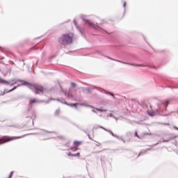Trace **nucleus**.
I'll return each mask as SVG.
<instances>
[{"mask_svg":"<svg viewBox=\"0 0 178 178\" xmlns=\"http://www.w3.org/2000/svg\"><path fill=\"white\" fill-rule=\"evenodd\" d=\"M31 86V89L34 88V92L35 94H42L44 91H45V88H44V87H42V86L41 85H38V84H31V83H29L27 82H24L22 83V86Z\"/></svg>","mask_w":178,"mask_h":178,"instance_id":"2","label":"nucleus"},{"mask_svg":"<svg viewBox=\"0 0 178 178\" xmlns=\"http://www.w3.org/2000/svg\"><path fill=\"white\" fill-rule=\"evenodd\" d=\"M22 137H24V136H13L8 138L6 136H3L0 138V145L2 144H5V143H9V141H13V140H18V138H22Z\"/></svg>","mask_w":178,"mask_h":178,"instance_id":"3","label":"nucleus"},{"mask_svg":"<svg viewBox=\"0 0 178 178\" xmlns=\"http://www.w3.org/2000/svg\"><path fill=\"white\" fill-rule=\"evenodd\" d=\"M16 88H17V87H14L13 89L10 90H4V92H10V91H13L14 90H16Z\"/></svg>","mask_w":178,"mask_h":178,"instance_id":"13","label":"nucleus"},{"mask_svg":"<svg viewBox=\"0 0 178 178\" xmlns=\"http://www.w3.org/2000/svg\"><path fill=\"white\" fill-rule=\"evenodd\" d=\"M86 20V19H84ZM86 22L88 23V24H89V26H90V27H92L93 29H97L98 27V24H94L91 22H90V20H86Z\"/></svg>","mask_w":178,"mask_h":178,"instance_id":"4","label":"nucleus"},{"mask_svg":"<svg viewBox=\"0 0 178 178\" xmlns=\"http://www.w3.org/2000/svg\"><path fill=\"white\" fill-rule=\"evenodd\" d=\"M135 134H136V137H138V138H140V137L138 136V134H137V132H135Z\"/></svg>","mask_w":178,"mask_h":178,"instance_id":"21","label":"nucleus"},{"mask_svg":"<svg viewBox=\"0 0 178 178\" xmlns=\"http://www.w3.org/2000/svg\"><path fill=\"white\" fill-rule=\"evenodd\" d=\"M99 129H102V130H104L105 131H108V133H109L110 134H112L113 136H115V134H113V132H112V131L108 130L102 126H99Z\"/></svg>","mask_w":178,"mask_h":178,"instance_id":"7","label":"nucleus"},{"mask_svg":"<svg viewBox=\"0 0 178 178\" xmlns=\"http://www.w3.org/2000/svg\"><path fill=\"white\" fill-rule=\"evenodd\" d=\"M81 144H83V142L82 141H79V140H75L73 143L74 147H76V148L78 147H80V145H81Z\"/></svg>","mask_w":178,"mask_h":178,"instance_id":"5","label":"nucleus"},{"mask_svg":"<svg viewBox=\"0 0 178 178\" xmlns=\"http://www.w3.org/2000/svg\"><path fill=\"white\" fill-rule=\"evenodd\" d=\"M67 105H69V106H76V104H67Z\"/></svg>","mask_w":178,"mask_h":178,"instance_id":"20","label":"nucleus"},{"mask_svg":"<svg viewBox=\"0 0 178 178\" xmlns=\"http://www.w3.org/2000/svg\"><path fill=\"white\" fill-rule=\"evenodd\" d=\"M123 6H124V8H126V1L124 3Z\"/></svg>","mask_w":178,"mask_h":178,"instance_id":"23","label":"nucleus"},{"mask_svg":"<svg viewBox=\"0 0 178 178\" xmlns=\"http://www.w3.org/2000/svg\"><path fill=\"white\" fill-rule=\"evenodd\" d=\"M59 113H60V110H56L55 111V115H59Z\"/></svg>","mask_w":178,"mask_h":178,"instance_id":"17","label":"nucleus"},{"mask_svg":"<svg viewBox=\"0 0 178 178\" xmlns=\"http://www.w3.org/2000/svg\"><path fill=\"white\" fill-rule=\"evenodd\" d=\"M173 128H174L175 130H177V131H178V127H177L174 126Z\"/></svg>","mask_w":178,"mask_h":178,"instance_id":"22","label":"nucleus"},{"mask_svg":"<svg viewBox=\"0 0 178 178\" xmlns=\"http://www.w3.org/2000/svg\"><path fill=\"white\" fill-rule=\"evenodd\" d=\"M71 86H72V87H73V88H74V87H76V83L72 82Z\"/></svg>","mask_w":178,"mask_h":178,"instance_id":"18","label":"nucleus"},{"mask_svg":"<svg viewBox=\"0 0 178 178\" xmlns=\"http://www.w3.org/2000/svg\"><path fill=\"white\" fill-rule=\"evenodd\" d=\"M163 104H164L165 106L168 107V106L169 105V101L165 100V101H164Z\"/></svg>","mask_w":178,"mask_h":178,"instance_id":"15","label":"nucleus"},{"mask_svg":"<svg viewBox=\"0 0 178 178\" xmlns=\"http://www.w3.org/2000/svg\"><path fill=\"white\" fill-rule=\"evenodd\" d=\"M96 111H98V112H106L105 110L99 109V108H96Z\"/></svg>","mask_w":178,"mask_h":178,"instance_id":"16","label":"nucleus"},{"mask_svg":"<svg viewBox=\"0 0 178 178\" xmlns=\"http://www.w3.org/2000/svg\"><path fill=\"white\" fill-rule=\"evenodd\" d=\"M73 33L64 34L58 39V42L61 45H68V44H72V42H73Z\"/></svg>","mask_w":178,"mask_h":178,"instance_id":"1","label":"nucleus"},{"mask_svg":"<svg viewBox=\"0 0 178 178\" xmlns=\"http://www.w3.org/2000/svg\"><path fill=\"white\" fill-rule=\"evenodd\" d=\"M0 83H1V84H9V82H8V81H5L4 79H1V78H0Z\"/></svg>","mask_w":178,"mask_h":178,"instance_id":"10","label":"nucleus"},{"mask_svg":"<svg viewBox=\"0 0 178 178\" xmlns=\"http://www.w3.org/2000/svg\"><path fill=\"white\" fill-rule=\"evenodd\" d=\"M125 65H130L131 66H136V67H144L143 65H134V64H131V63H124Z\"/></svg>","mask_w":178,"mask_h":178,"instance_id":"9","label":"nucleus"},{"mask_svg":"<svg viewBox=\"0 0 178 178\" xmlns=\"http://www.w3.org/2000/svg\"><path fill=\"white\" fill-rule=\"evenodd\" d=\"M70 156H80V153L74 154H68Z\"/></svg>","mask_w":178,"mask_h":178,"instance_id":"14","label":"nucleus"},{"mask_svg":"<svg viewBox=\"0 0 178 178\" xmlns=\"http://www.w3.org/2000/svg\"><path fill=\"white\" fill-rule=\"evenodd\" d=\"M108 94H109L110 95H111V97H113V98H116V97H115V95H113V93H112V92H108Z\"/></svg>","mask_w":178,"mask_h":178,"instance_id":"19","label":"nucleus"},{"mask_svg":"<svg viewBox=\"0 0 178 178\" xmlns=\"http://www.w3.org/2000/svg\"><path fill=\"white\" fill-rule=\"evenodd\" d=\"M77 149H79V148H77V147L73 145V147H71V151H74L76 152L77 151Z\"/></svg>","mask_w":178,"mask_h":178,"instance_id":"12","label":"nucleus"},{"mask_svg":"<svg viewBox=\"0 0 178 178\" xmlns=\"http://www.w3.org/2000/svg\"><path fill=\"white\" fill-rule=\"evenodd\" d=\"M147 115H149V116H155L156 115V112H148Z\"/></svg>","mask_w":178,"mask_h":178,"instance_id":"11","label":"nucleus"},{"mask_svg":"<svg viewBox=\"0 0 178 178\" xmlns=\"http://www.w3.org/2000/svg\"><path fill=\"white\" fill-rule=\"evenodd\" d=\"M61 91H63V92H64L65 94V95H67L68 97V98H73V95H70V93L67 94V92H66L65 90H63V88H61Z\"/></svg>","mask_w":178,"mask_h":178,"instance_id":"8","label":"nucleus"},{"mask_svg":"<svg viewBox=\"0 0 178 178\" xmlns=\"http://www.w3.org/2000/svg\"><path fill=\"white\" fill-rule=\"evenodd\" d=\"M37 102H38V100H37L36 99H31L29 101V105L30 106H32L33 104H37Z\"/></svg>","mask_w":178,"mask_h":178,"instance_id":"6","label":"nucleus"}]
</instances>
